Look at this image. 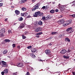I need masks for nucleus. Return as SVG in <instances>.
Masks as SVG:
<instances>
[{
	"mask_svg": "<svg viewBox=\"0 0 75 75\" xmlns=\"http://www.w3.org/2000/svg\"><path fill=\"white\" fill-rule=\"evenodd\" d=\"M23 20V19L22 17H20L18 18V21H22Z\"/></svg>",
	"mask_w": 75,
	"mask_h": 75,
	"instance_id": "obj_21",
	"label": "nucleus"
},
{
	"mask_svg": "<svg viewBox=\"0 0 75 75\" xmlns=\"http://www.w3.org/2000/svg\"><path fill=\"white\" fill-rule=\"evenodd\" d=\"M0 32L2 34H4L5 32V29L4 28L1 29V31H0Z\"/></svg>",
	"mask_w": 75,
	"mask_h": 75,
	"instance_id": "obj_6",
	"label": "nucleus"
},
{
	"mask_svg": "<svg viewBox=\"0 0 75 75\" xmlns=\"http://www.w3.org/2000/svg\"><path fill=\"white\" fill-rule=\"evenodd\" d=\"M8 18H5V22H7L8 21Z\"/></svg>",
	"mask_w": 75,
	"mask_h": 75,
	"instance_id": "obj_45",
	"label": "nucleus"
},
{
	"mask_svg": "<svg viewBox=\"0 0 75 75\" xmlns=\"http://www.w3.org/2000/svg\"><path fill=\"white\" fill-rule=\"evenodd\" d=\"M45 52L47 55H49L51 54V50H45Z\"/></svg>",
	"mask_w": 75,
	"mask_h": 75,
	"instance_id": "obj_4",
	"label": "nucleus"
},
{
	"mask_svg": "<svg viewBox=\"0 0 75 75\" xmlns=\"http://www.w3.org/2000/svg\"><path fill=\"white\" fill-rule=\"evenodd\" d=\"M4 41L5 42H10L11 40L9 39H6Z\"/></svg>",
	"mask_w": 75,
	"mask_h": 75,
	"instance_id": "obj_25",
	"label": "nucleus"
},
{
	"mask_svg": "<svg viewBox=\"0 0 75 75\" xmlns=\"http://www.w3.org/2000/svg\"><path fill=\"white\" fill-rule=\"evenodd\" d=\"M58 34V33L57 32H52V35H55Z\"/></svg>",
	"mask_w": 75,
	"mask_h": 75,
	"instance_id": "obj_26",
	"label": "nucleus"
},
{
	"mask_svg": "<svg viewBox=\"0 0 75 75\" xmlns=\"http://www.w3.org/2000/svg\"><path fill=\"white\" fill-rule=\"evenodd\" d=\"M42 30V29L41 27H38L37 28V29H36L35 30V32H38L39 31H41Z\"/></svg>",
	"mask_w": 75,
	"mask_h": 75,
	"instance_id": "obj_5",
	"label": "nucleus"
},
{
	"mask_svg": "<svg viewBox=\"0 0 75 75\" xmlns=\"http://www.w3.org/2000/svg\"><path fill=\"white\" fill-rule=\"evenodd\" d=\"M45 8H46V7H45V6H44L42 7V8H43V9H45Z\"/></svg>",
	"mask_w": 75,
	"mask_h": 75,
	"instance_id": "obj_48",
	"label": "nucleus"
},
{
	"mask_svg": "<svg viewBox=\"0 0 75 75\" xmlns=\"http://www.w3.org/2000/svg\"><path fill=\"white\" fill-rule=\"evenodd\" d=\"M8 33H11V31L10 30H8Z\"/></svg>",
	"mask_w": 75,
	"mask_h": 75,
	"instance_id": "obj_41",
	"label": "nucleus"
},
{
	"mask_svg": "<svg viewBox=\"0 0 75 75\" xmlns=\"http://www.w3.org/2000/svg\"><path fill=\"white\" fill-rule=\"evenodd\" d=\"M0 65H1V63L0 61Z\"/></svg>",
	"mask_w": 75,
	"mask_h": 75,
	"instance_id": "obj_63",
	"label": "nucleus"
},
{
	"mask_svg": "<svg viewBox=\"0 0 75 75\" xmlns=\"http://www.w3.org/2000/svg\"><path fill=\"white\" fill-rule=\"evenodd\" d=\"M64 22V20L63 19L60 20L58 21L57 23L59 24H62Z\"/></svg>",
	"mask_w": 75,
	"mask_h": 75,
	"instance_id": "obj_7",
	"label": "nucleus"
},
{
	"mask_svg": "<svg viewBox=\"0 0 75 75\" xmlns=\"http://www.w3.org/2000/svg\"><path fill=\"white\" fill-rule=\"evenodd\" d=\"M13 75H17V73H15Z\"/></svg>",
	"mask_w": 75,
	"mask_h": 75,
	"instance_id": "obj_57",
	"label": "nucleus"
},
{
	"mask_svg": "<svg viewBox=\"0 0 75 75\" xmlns=\"http://www.w3.org/2000/svg\"><path fill=\"white\" fill-rule=\"evenodd\" d=\"M44 13L42 12H40V13L39 14V16H44Z\"/></svg>",
	"mask_w": 75,
	"mask_h": 75,
	"instance_id": "obj_22",
	"label": "nucleus"
},
{
	"mask_svg": "<svg viewBox=\"0 0 75 75\" xmlns=\"http://www.w3.org/2000/svg\"><path fill=\"white\" fill-rule=\"evenodd\" d=\"M31 17V16L30 15H28L27 16H26V18H30Z\"/></svg>",
	"mask_w": 75,
	"mask_h": 75,
	"instance_id": "obj_36",
	"label": "nucleus"
},
{
	"mask_svg": "<svg viewBox=\"0 0 75 75\" xmlns=\"http://www.w3.org/2000/svg\"><path fill=\"white\" fill-rule=\"evenodd\" d=\"M17 48H18V49H20V46H17Z\"/></svg>",
	"mask_w": 75,
	"mask_h": 75,
	"instance_id": "obj_51",
	"label": "nucleus"
},
{
	"mask_svg": "<svg viewBox=\"0 0 75 75\" xmlns=\"http://www.w3.org/2000/svg\"><path fill=\"white\" fill-rule=\"evenodd\" d=\"M72 3H74L75 4V1H74L73 2H72Z\"/></svg>",
	"mask_w": 75,
	"mask_h": 75,
	"instance_id": "obj_60",
	"label": "nucleus"
},
{
	"mask_svg": "<svg viewBox=\"0 0 75 75\" xmlns=\"http://www.w3.org/2000/svg\"><path fill=\"white\" fill-rule=\"evenodd\" d=\"M63 58L66 59H69V57L66 56H63Z\"/></svg>",
	"mask_w": 75,
	"mask_h": 75,
	"instance_id": "obj_29",
	"label": "nucleus"
},
{
	"mask_svg": "<svg viewBox=\"0 0 75 75\" xmlns=\"http://www.w3.org/2000/svg\"><path fill=\"white\" fill-rule=\"evenodd\" d=\"M8 52V50H5L3 51V54H6Z\"/></svg>",
	"mask_w": 75,
	"mask_h": 75,
	"instance_id": "obj_14",
	"label": "nucleus"
},
{
	"mask_svg": "<svg viewBox=\"0 0 75 75\" xmlns=\"http://www.w3.org/2000/svg\"><path fill=\"white\" fill-rule=\"evenodd\" d=\"M24 13V15H25V16H28V13H27L26 12V13Z\"/></svg>",
	"mask_w": 75,
	"mask_h": 75,
	"instance_id": "obj_38",
	"label": "nucleus"
},
{
	"mask_svg": "<svg viewBox=\"0 0 75 75\" xmlns=\"http://www.w3.org/2000/svg\"><path fill=\"white\" fill-rule=\"evenodd\" d=\"M72 27H69L66 30V31L68 32L69 31H71V30L72 29Z\"/></svg>",
	"mask_w": 75,
	"mask_h": 75,
	"instance_id": "obj_19",
	"label": "nucleus"
},
{
	"mask_svg": "<svg viewBox=\"0 0 75 75\" xmlns=\"http://www.w3.org/2000/svg\"><path fill=\"white\" fill-rule=\"evenodd\" d=\"M21 16H25V14L24 13H21Z\"/></svg>",
	"mask_w": 75,
	"mask_h": 75,
	"instance_id": "obj_43",
	"label": "nucleus"
},
{
	"mask_svg": "<svg viewBox=\"0 0 75 75\" xmlns=\"http://www.w3.org/2000/svg\"><path fill=\"white\" fill-rule=\"evenodd\" d=\"M26 0H22V1H21V4H22L23 3H25L26 2Z\"/></svg>",
	"mask_w": 75,
	"mask_h": 75,
	"instance_id": "obj_31",
	"label": "nucleus"
},
{
	"mask_svg": "<svg viewBox=\"0 0 75 75\" xmlns=\"http://www.w3.org/2000/svg\"><path fill=\"white\" fill-rule=\"evenodd\" d=\"M55 4V2H52V4Z\"/></svg>",
	"mask_w": 75,
	"mask_h": 75,
	"instance_id": "obj_54",
	"label": "nucleus"
},
{
	"mask_svg": "<svg viewBox=\"0 0 75 75\" xmlns=\"http://www.w3.org/2000/svg\"><path fill=\"white\" fill-rule=\"evenodd\" d=\"M2 0H0V2H1L2 1Z\"/></svg>",
	"mask_w": 75,
	"mask_h": 75,
	"instance_id": "obj_64",
	"label": "nucleus"
},
{
	"mask_svg": "<svg viewBox=\"0 0 75 75\" xmlns=\"http://www.w3.org/2000/svg\"><path fill=\"white\" fill-rule=\"evenodd\" d=\"M46 18L47 19H50L52 18V16L50 15H48L46 17Z\"/></svg>",
	"mask_w": 75,
	"mask_h": 75,
	"instance_id": "obj_17",
	"label": "nucleus"
},
{
	"mask_svg": "<svg viewBox=\"0 0 75 75\" xmlns=\"http://www.w3.org/2000/svg\"><path fill=\"white\" fill-rule=\"evenodd\" d=\"M3 3H0V7L2 6L3 5Z\"/></svg>",
	"mask_w": 75,
	"mask_h": 75,
	"instance_id": "obj_42",
	"label": "nucleus"
},
{
	"mask_svg": "<svg viewBox=\"0 0 75 75\" xmlns=\"http://www.w3.org/2000/svg\"><path fill=\"white\" fill-rule=\"evenodd\" d=\"M40 11H38L35 13V14H34L33 15L34 17H37L38 15H39L40 14Z\"/></svg>",
	"mask_w": 75,
	"mask_h": 75,
	"instance_id": "obj_1",
	"label": "nucleus"
},
{
	"mask_svg": "<svg viewBox=\"0 0 75 75\" xmlns=\"http://www.w3.org/2000/svg\"><path fill=\"white\" fill-rule=\"evenodd\" d=\"M23 66V64H22L19 63L18 64L17 67H22Z\"/></svg>",
	"mask_w": 75,
	"mask_h": 75,
	"instance_id": "obj_13",
	"label": "nucleus"
},
{
	"mask_svg": "<svg viewBox=\"0 0 75 75\" xmlns=\"http://www.w3.org/2000/svg\"><path fill=\"white\" fill-rule=\"evenodd\" d=\"M27 32H25V34H27Z\"/></svg>",
	"mask_w": 75,
	"mask_h": 75,
	"instance_id": "obj_62",
	"label": "nucleus"
},
{
	"mask_svg": "<svg viewBox=\"0 0 75 75\" xmlns=\"http://www.w3.org/2000/svg\"><path fill=\"white\" fill-rule=\"evenodd\" d=\"M17 23H14L13 25H16Z\"/></svg>",
	"mask_w": 75,
	"mask_h": 75,
	"instance_id": "obj_59",
	"label": "nucleus"
},
{
	"mask_svg": "<svg viewBox=\"0 0 75 75\" xmlns=\"http://www.w3.org/2000/svg\"><path fill=\"white\" fill-rule=\"evenodd\" d=\"M11 8H14V6H11Z\"/></svg>",
	"mask_w": 75,
	"mask_h": 75,
	"instance_id": "obj_58",
	"label": "nucleus"
},
{
	"mask_svg": "<svg viewBox=\"0 0 75 75\" xmlns=\"http://www.w3.org/2000/svg\"><path fill=\"white\" fill-rule=\"evenodd\" d=\"M39 33V34H40V35L41 34H42V32H40L39 33Z\"/></svg>",
	"mask_w": 75,
	"mask_h": 75,
	"instance_id": "obj_52",
	"label": "nucleus"
},
{
	"mask_svg": "<svg viewBox=\"0 0 75 75\" xmlns=\"http://www.w3.org/2000/svg\"><path fill=\"white\" fill-rule=\"evenodd\" d=\"M5 73L4 71H2L1 72V74L2 75H4Z\"/></svg>",
	"mask_w": 75,
	"mask_h": 75,
	"instance_id": "obj_44",
	"label": "nucleus"
},
{
	"mask_svg": "<svg viewBox=\"0 0 75 75\" xmlns=\"http://www.w3.org/2000/svg\"><path fill=\"white\" fill-rule=\"evenodd\" d=\"M31 51L32 52H35L37 51V49L35 48L32 49L31 50Z\"/></svg>",
	"mask_w": 75,
	"mask_h": 75,
	"instance_id": "obj_16",
	"label": "nucleus"
},
{
	"mask_svg": "<svg viewBox=\"0 0 75 75\" xmlns=\"http://www.w3.org/2000/svg\"><path fill=\"white\" fill-rule=\"evenodd\" d=\"M67 52V50L65 49L62 50H61V52L62 54H64Z\"/></svg>",
	"mask_w": 75,
	"mask_h": 75,
	"instance_id": "obj_9",
	"label": "nucleus"
},
{
	"mask_svg": "<svg viewBox=\"0 0 75 75\" xmlns=\"http://www.w3.org/2000/svg\"><path fill=\"white\" fill-rule=\"evenodd\" d=\"M50 12L52 14L53 13H54V10H52L50 11Z\"/></svg>",
	"mask_w": 75,
	"mask_h": 75,
	"instance_id": "obj_27",
	"label": "nucleus"
},
{
	"mask_svg": "<svg viewBox=\"0 0 75 75\" xmlns=\"http://www.w3.org/2000/svg\"><path fill=\"white\" fill-rule=\"evenodd\" d=\"M65 41L67 40V41L69 42H71V40H70V39H69V38H65Z\"/></svg>",
	"mask_w": 75,
	"mask_h": 75,
	"instance_id": "obj_24",
	"label": "nucleus"
},
{
	"mask_svg": "<svg viewBox=\"0 0 75 75\" xmlns=\"http://www.w3.org/2000/svg\"><path fill=\"white\" fill-rule=\"evenodd\" d=\"M12 46L13 47V48H15L16 47V44H13Z\"/></svg>",
	"mask_w": 75,
	"mask_h": 75,
	"instance_id": "obj_35",
	"label": "nucleus"
},
{
	"mask_svg": "<svg viewBox=\"0 0 75 75\" xmlns=\"http://www.w3.org/2000/svg\"><path fill=\"white\" fill-rule=\"evenodd\" d=\"M32 47L31 46H29L27 47V48L28 49H30V48H31Z\"/></svg>",
	"mask_w": 75,
	"mask_h": 75,
	"instance_id": "obj_34",
	"label": "nucleus"
},
{
	"mask_svg": "<svg viewBox=\"0 0 75 75\" xmlns=\"http://www.w3.org/2000/svg\"><path fill=\"white\" fill-rule=\"evenodd\" d=\"M15 13H16V15H18L20 14V11L18 10H16L15 11Z\"/></svg>",
	"mask_w": 75,
	"mask_h": 75,
	"instance_id": "obj_12",
	"label": "nucleus"
},
{
	"mask_svg": "<svg viewBox=\"0 0 75 75\" xmlns=\"http://www.w3.org/2000/svg\"><path fill=\"white\" fill-rule=\"evenodd\" d=\"M73 75H75V72H72Z\"/></svg>",
	"mask_w": 75,
	"mask_h": 75,
	"instance_id": "obj_50",
	"label": "nucleus"
},
{
	"mask_svg": "<svg viewBox=\"0 0 75 75\" xmlns=\"http://www.w3.org/2000/svg\"><path fill=\"white\" fill-rule=\"evenodd\" d=\"M25 75H30V73L29 72H27Z\"/></svg>",
	"mask_w": 75,
	"mask_h": 75,
	"instance_id": "obj_39",
	"label": "nucleus"
},
{
	"mask_svg": "<svg viewBox=\"0 0 75 75\" xmlns=\"http://www.w3.org/2000/svg\"><path fill=\"white\" fill-rule=\"evenodd\" d=\"M49 45H50V46H51L52 45V44L51 43H50L49 44Z\"/></svg>",
	"mask_w": 75,
	"mask_h": 75,
	"instance_id": "obj_61",
	"label": "nucleus"
},
{
	"mask_svg": "<svg viewBox=\"0 0 75 75\" xmlns=\"http://www.w3.org/2000/svg\"><path fill=\"white\" fill-rule=\"evenodd\" d=\"M36 1V0H32V1L33 3H34Z\"/></svg>",
	"mask_w": 75,
	"mask_h": 75,
	"instance_id": "obj_47",
	"label": "nucleus"
},
{
	"mask_svg": "<svg viewBox=\"0 0 75 75\" xmlns=\"http://www.w3.org/2000/svg\"><path fill=\"white\" fill-rule=\"evenodd\" d=\"M25 27L24 25V24H23L21 25V26L20 27V29L23 28Z\"/></svg>",
	"mask_w": 75,
	"mask_h": 75,
	"instance_id": "obj_20",
	"label": "nucleus"
},
{
	"mask_svg": "<svg viewBox=\"0 0 75 75\" xmlns=\"http://www.w3.org/2000/svg\"><path fill=\"white\" fill-rule=\"evenodd\" d=\"M22 38L23 39H25L26 38V36H25L24 35H22Z\"/></svg>",
	"mask_w": 75,
	"mask_h": 75,
	"instance_id": "obj_33",
	"label": "nucleus"
},
{
	"mask_svg": "<svg viewBox=\"0 0 75 75\" xmlns=\"http://www.w3.org/2000/svg\"><path fill=\"white\" fill-rule=\"evenodd\" d=\"M55 11H56V12H58V11H59V10H58V9H56V10H55Z\"/></svg>",
	"mask_w": 75,
	"mask_h": 75,
	"instance_id": "obj_49",
	"label": "nucleus"
},
{
	"mask_svg": "<svg viewBox=\"0 0 75 75\" xmlns=\"http://www.w3.org/2000/svg\"><path fill=\"white\" fill-rule=\"evenodd\" d=\"M36 37L38 38H39L40 36H36Z\"/></svg>",
	"mask_w": 75,
	"mask_h": 75,
	"instance_id": "obj_55",
	"label": "nucleus"
},
{
	"mask_svg": "<svg viewBox=\"0 0 75 75\" xmlns=\"http://www.w3.org/2000/svg\"><path fill=\"white\" fill-rule=\"evenodd\" d=\"M67 24H68V25H69L70 24H71V23L72 22V20H69L68 22H67Z\"/></svg>",
	"mask_w": 75,
	"mask_h": 75,
	"instance_id": "obj_23",
	"label": "nucleus"
},
{
	"mask_svg": "<svg viewBox=\"0 0 75 75\" xmlns=\"http://www.w3.org/2000/svg\"><path fill=\"white\" fill-rule=\"evenodd\" d=\"M59 7L60 10L61 11L64 10L65 8L64 6H61L60 4L59 5Z\"/></svg>",
	"mask_w": 75,
	"mask_h": 75,
	"instance_id": "obj_2",
	"label": "nucleus"
},
{
	"mask_svg": "<svg viewBox=\"0 0 75 75\" xmlns=\"http://www.w3.org/2000/svg\"><path fill=\"white\" fill-rule=\"evenodd\" d=\"M30 56L32 57L33 58L35 59L36 57L33 54V53H30Z\"/></svg>",
	"mask_w": 75,
	"mask_h": 75,
	"instance_id": "obj_11",
	"label": "nucleus"
},
{
	"mask_svg": "<svg viewBox=\"0 0 75 75\" xmlns=\"http://www.w3.org/2000/svg\"><path fill=\"white\" fill-rule=\"evenodd\" d=\"M63 36L62 35H60L59 36V38H63Z\"/></svg>",
	"mask_w": 75,
	"mask_h": 75,
	"instance_id": "obj_32",
	"label": "nucleus"
},
{
	"mask_svg": "<svg viewBox=\"0 0 75 75\" xmlns=\"http://www.w3.org/2000/svg\"><path fill=\"white\" fill-rule=\"evenodd\" d=\"M1 63H2L3 67H6V66L7 65L6 62H5L4 61H1Z\"/></svg>",
	"mask_w": 75,
	"mask_h": 75,
	"instance_id": "obj_10",
	"label": "nucleus"
},
{
	"mask_svg": "<svg viewBox=\"0 0 75 75\" xmlns=\"http://www.w3.org/2000/svg\"><path fill=\"white\" fill-rule=\"evenodd\" d=\"M39 5L37 4L36 5H35V6H34V8H33L32 9V11H35V10H36L38 9V8H39Z\"/></svg>",
	"mask_w": 75,
	"mask_h": 75,
	"instance_id": "obj_3",
	"label": "nucleus"
},
{
	"mask_svg": "<svg viewBox=\"0 0 75 75\" xmlns=\"http://www.w3.org/2000/svg\"><path fill=\"white\" fill-rule=\"evenodd\" d=\"M42 62V60H41V59H40L39 60V62Z\"/></svg>",
	"mask_w": 75,
	"mask_h": 75,
	"instance_id": "obj_56",
	"label": "nucleus"
},
{
	"mask_svg": "<svg viewBox=\"0 0 75 75\" xmlns=\"http://www.w3.org/2000/svg\"><path fill=\"white\" fill-rule=\"evenodd\" d=\"M42 19L43 20H45L46 19V18H45V16H43L42 17Z\"/></svg>",
	"mask_w": 75,
	"mask_h": 75,
	"instance_id": "obj_37",
	"label": "nucleus"
},
{
	"mask_svg": "<svg viewBox=\"0 0 75 75\" xmlns=\"http://www.w3.org/2000/svg\"><path fill=\"white\" fill-rule=\"evenodd\" d=\"M38 25H42L43 23L42 21H39L38 23Z\"/></svg>",
	"mask_w": 75,
	"mask_h": 75,
	"instance_id": "obj_15",
	"label": "nucleus"
},
{
	"mask_svg": "<svg viewBox=\"0 0 75 75\" xmlns=\"http://www.w3.org/2000/svg\"><path fill=\"white\" fill-rule=\"evenodd\" d=\"M22 10L23 11H25L26 10V9L25 8H21Z\"/></svg>",
	"mask_w": 75,
	"mask_h": 75,
	"instance_id": "obj_28",
	"label": "nucleus"
},
{
	"mask_svg": "<svg viewBox=\"0 0 75 75\" xmlns=\"http://www.w3.org/2000/svg\"><path fill=\"white\" fill-rule=\"evenodd\" d=\"M62 16H59L58 17V18H62Z\"/></svg>",
	"mask_w": 75,
	"mask_h": 75,
	"instance_id": "obj_46",
	"label": "nucleus"
},
{
	"mask_svg": "<svg viewBox=\"0 0 75 75\" xmlns=\"http://www.w3.org/2000/svg\"><path fill=\"white\" fill-rule=\"evenodd\" d=\"M67 25H68V24L67 23V21L63 22V26L66 27Z\"/></svg>",
	"mask_w": 75,
	"mask_h": 75,
	"instance_id": "obj_8",
	"label": "nucleus"
},
{
	"mask_svg": "<svg viewBox=\"0 0 75 75\" xmlns=\"http://www.w3.org/2000/svg\"><path fill=\"white\" fill-rule=\"evenodd\" d=\"M36 35H40L39 33H37L36 34Z\"/></svg>",
	"mask_w": 75,
	"mask_h": 75,
	"instance_id": "obj_53",
	"label": "nucleus"
},
{
	"mask_svg": "<svg viewBox=\"0 0 75 75\" xmlns=\"http://www.w3.org/2000/svg\"><path fill=\"white\" fill-rule=\"evenodd\" d=\"M70 30V32H69V33H71L74 31V30L72 28Z\"/></svg>",
	"mask_w": 75,
	"mask_h": 75,
	"instance_id": "obj_30",
	"label": "nucleus"
},
{
	"mask_svg": "<svg viewBox=\"0 0 75 75\" xmlns=\"http://www.w3.org/2000/svg\"><path fill=\"white\" fill-rule=\"evenodd\" d=\"M71 16L72 17H75V14H74L73 15H71Z\"/></svg>",
	"mask_w": 75,
	"mask_h": 75,
	"instance_id": "obj_40",
	"label": "nucleus"
},
{
	"mask_svg": "<svg viewBox=\"0 0 75 75\" xmlns=\"http://www.w3.org/2000/svg\"><path fill=\"white\" fill-rule=\"evenodd\" d=\"M4 72L5 73V74H7L8 73V70L7 69H5L4 70Z\"/></svg>",
	"mask_w": 75,
	"mask_h": 75,
	"instance_id": "obj_18",
	"label": "nucleus"
}]
</instances>
